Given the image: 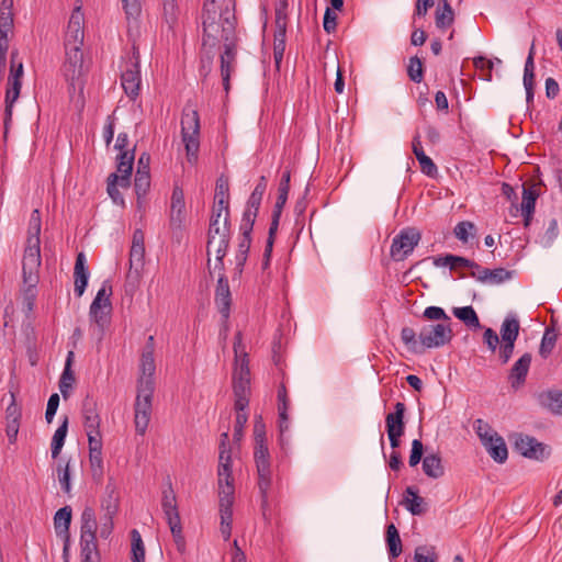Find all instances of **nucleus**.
I'll list each match as a JSON object with an SVG mask.
<instances>
[{
  "instance_id": "1",
  "label": "nucleus",
  "mask_w": 562,
  "mask_h": 562,
  "mask_svg": "<svg viewBox=\"0 0 562 562\" xmlns=\"http://www.w3.org/2000/svg\"><path fill=\"white\" fill-rule=\"evenodd\" d=\"M236 26L235 1L229 0V2L221 9V41L223 42V52L220 56V61L223 87L226 93H228L231 89V76L236 65L238 47Z\"/></svg>"
},
{
  "instance_id": "2",
  "label": "nucleus",
  "mask_w": 562,
  "mask_h": 562,
  "mask_svg": "<svg viewBox=\"0 0 562 562\" xmlns=\"http://www.w3.org/2000/svg\"><path fill=\"white\" fill-rule=\"evenodd\" d=\"M255 450L254 459L258 475V490L263 514L269 509V497L272 491V470L268 446L266 443V427L261 419L254 425Z\"/></svg>"
},
{
  "instance_id": "3",
  "label": "nucleus",
  "mask_w": 562,
  "mask_h": 562,
  "mask_svg": "<svg viewBox=\"0 0 562 562\" xmlns=\"http://www.w3.org/2000/svg\"><path fill=\"white\" fill-rule=\"evenodd\" d=\"M217 10L216 0H204L201 19H202V43H201V63L202 68L211 69L215 56V49L218 45L217 33L221 29V22H216Z\"/></svg>"
},
{
  "instance_id": "4",
  "label": "nucleus",
  "mask_w": 562,
  "mask_h": 562,
  "mask_svg": "<svg viewBox=\"0 0 562 562\" xmlns=\"http://www.w3.org/2000/svg\"><path fill=\"white\" fill-rule=\"evenodd\" d=\"M111 294L112 286L104 282L90 305L89 317L93 324L92 334L99 341L103 339L105 328L110 324L112 312Z\"/></svg>"
},
{
  "instance_id": "5",
  "label": "nucleus",
  "mask_w": 562,
  "mask_h": 562,
  "mask_svg": "<svg viewBox=\"0 0 562 562\" xmlns=\"http://www.w3.org/2000/svg\"><path fill=\"white\" fill-rule=\"evenodd\" d=\"M181 135L188 161L195 164L200 148V116L196 110L188 105L182 111Z\"/></svg>"
},
{
  "instance_id": "6",
  "label": "nucleus",
  "mask_w": 562,
  "mask_h": 562,
  "mask_svg": "<svg viewBox=\"0 0 562 562\" xmlns=\"http://www.w3.org/2000/svg\"><path fill=\"white\" fill-rule=\"evenodd\" d=\"M101 512L99 535L103 539H108L114 528L113 518L120 508V493L113 477H109L104 488V494L100 501Z\"/></svg>"
},
{
  "instance_id": "7",
  "label": "nucleus",
  "mask_w": 562,
  "mask_h": 562,
  "mask_svg": "<svg viewBox=\"0 0 562 562\" xmlns=\"http://www.w3.org/2000/svg\"><path fill=\"white\" fill-rule=\"evenodd\" d=\"M155 389L151 387L149 380H144L137 384V395L134 404V424L138 435L144 436L148 428L151 412Z\"/></svg>"
},
{
  "instance_id": "8",
  "label": "nucleus",
  "mask_w": 562,
  "mask_h": 562,
  "mask_svg": "<svg viewBox=\"0 0 562 562\" xmlns=\"http://www.w3.org/2000/svg\"><path fill=\"white\" fill-rule=\"evenodd\" d=\"M69 91L83 90V54L81 48H65V61L60 68Z\"/></svg>"
},
{
  "instance_id": "9",
  "label": "nucleus",
  "mask_w": 562,
  "mask_h": 562,
  "mask_svg": "<svg viewBox=\"0 0 562 562\" xmlns=\"http://www.w3.org/2000/svg\"><path fill=\"white\" fill-rule=\"evenodd\" d=\"M233 391L235 396V411H246L249 405L250 395V371L248 368L247 353H244L238 368L233 375Z\"/></svg>"
},
{
  "instance_id": "10",
  "label": "nucleus",
  "mask_w": 562,
  "mask_h": 562,
  "mask_svg": "<svg viewBox=\"0 0 562 562\" xmlns=\"http://www.w3.org/2000/svg\"><path fill=\"white\" fill-rule=\"evenodd\" d=\"M41 214L37 209L33 210L27 229V238L26 246L24 249V255L22 262H29L30 266H34V263H41Z\"/></svg>"
},
{
  "instance_id": "11",
  "label": "nucleus",
  "mask_w": 562,
  "mask_h": 562,
  "mask_svg": "<svg viewBox=\"0 0 562 562\" xmlns=\"http://www.w3.org/2000/svg\"><path fill=\"white\" fill-rule=\"evenodd\" d=\"M288 2L286 0L281 1L276 8V31L273 35V59L277 70L280 69L284 50H285V38H286V24H288Z\"/></svg>"
},
{
  "instance_id": "12",
  "label": "nucleus",
  "mask_w": 562,
  "mask_h": 562,
  "mask_svg": "<svg viewBox=\"0 0 562 562\" xmlns=\"http://www.w3.org/2000/svg\"><path fill=\"white\" fill-rule=\"evenodd\" d=\"M451 324L426 325L418 335L422 350L439 348L449 344L453 337Z\"/></svg>"
},
{
  "instance_id": "13",
  "label": "nucleus",
  "mask_w": 562,
  "mask_h": 562,
  "mask_svg": "<svg viewBox=\"0 0 562 562\" xmlns=\"http://www.w3.org/2000/svg\"><path fill=\"white\" fill-rule=\"evenodd\" d=\"M420 240V233L415 227H406L400 231L392 240L390 255L395 261L404 260Z\"/></svg>"
},
{
  "instance_id": "14",
  "label": "nucleus",
  "mask_w": 562,
  "mask_h": 562,
  "mask_svg": "<svg viewBox=\"0 0 562 562\" xmlns=\"http://www.w3.org/2000/svg\"><path fill=\"white\" fill-rule=\"evenodd\" d=\"M234 492V484L218 485L221 532L225 540L231 537L232 532Z\"/></svg>"
},
{
  "instance_id": "15",
  "label": "nucleus",
  "mask_w": 562,
  "mask_h": 562,
  "mask_svg": "<svg viewBox=\"0 0 562 562\" xmlns=\"http://www.w3.org/2000/svg\"><path fill=\"white\" fill-rule=\"evenodd\" d=\"M406 406L402 402L394 405V412L389 413L385 417L386 432L392 449H397L401 446V437L405 432V415Z\"/></svg>"
},
{
  "instance_id": "16",
  "label": "nucleus",
  "mask_w": 562,
  "mask_h": 562,
  "mask_svg": "<svg viewBox=\"0 0 562 562\" xmlns=\"http://www.w3.org/2000/svg\"><path fill=\"white\" fill-rule=\"evenodd\" d=\"M121 85L130 99L134 100L138 97L140 88V70L138 52L135 49L133 52V59L126 63V67L122 70Z\"/></svg>"
},
{
  "instance_id": "17",
  "label": "nucleus",
  "mask_w": 562,
  "mask_h": 562,
  "mask_svg": "<svg viewBox=\"0 0 562 562\" xmlns=\"http://www.w3.org/2000/svg\"><path fill=\"white\" fill-rule=\"evenodd\" d=\"M41 263L30 266L29 262H22L23 278V304L27 311H32L36 299V286L40 281Z\"/></svg>"
},
{
  "instance_id": "18",
  "label": "nucleus",
  "mask_w": 562,
  "mask_h": 562,
  "mask_svg": "<svg viewBox=\"0 0 562 562\" xmlns=\"http://www.w3.org/2000/svg\"><path fill=\"white\" fill-rule=\"evenodd\" d=\"M83 24H85V15L81 10V7H76L70 15L68 21L64 47L65 48H81L83 45Z\"/></svg>"
},
{
  "instance_id": "19",
  "label": "nucleus",
  "mask_w": 562,
  "mask_h": 562,
  "mask_svg": "<svg viewBox=\"0 0 562 562\" xmlns=\"http://www.w3.org/2000/svg\"><path fill=\"white\" fill-rule=\"evenodd\" d=\"M515 449L525 458L542 461L550 456V448L535 437L519 435L515 440Z\"/></svg>"
},
{
  "instance_id": "20",
  "label": "nucleus",
  "mask_w": 562,
  "mask_h": 562,
  "mask_svg": "<svg viewBox=\"0 0 562 562\" xmlns=\"http://www.w3.org/2000/svg\"><path fill=\"white\" fill-rule=\"evenodd\" d=\"M186 202L182 188L175 183L169 215V226L173 232H180L186 221Z\"/></svg>"
},
{
  "instance_id": "21",
  "label": "nucleus",
  "mask_w": 562,
  "mask_h": 562,
  "mask_svg": "<svg viewBox=\"0 0 562 562\" xmlns=\"http://www.w3.org/2000/svg\"><path fill=\"white\" fill-rule=\"evenodd\" d=\"M228 432L224 431L221 434V442H220V453H218V485L220 484H234V479L232 476V459H231V450L228 448Z\"/></svg>"
},
{
  "instance_id": "22",
  "label": "nucleus",
  "mask_w": 562,
  "mask_h": 562,
  "mask_svg": "<svg viewBox=\"0 0 562 562\" xmlns=\"http://www.w3.org/2000/svg\"><path fill=\"white\" fill-rule=\"evenodd\" d=\"M99 529L94 509L85 507L80 516V546L98 544L97 531Z\"/></svg>"
},
{
  "instance_id": "23",
  "label": "nucleus",
  "mask_w": 562,
  "mask_h": 562,
  "mask_svg": "<svg viewBox=\"0 0 562 562\" xmlns=\"http://www.w3.org/2000/svg\"><path fill=\"white\" fill-rule=\"evenodd\" d=\"M531 360V353L526 352L513 364L507 379L514 390H519L525 384Z\"/></svg>"
},
{
  "instance_id": "24",
  "label": "nucleus",
  "mask_w": 562,
  "mask_h": 562,
  "mask_svg": "<svg viewBox=\"0 0 562 562\" xmlns=\"http://www.w3.org/2000/svg\"><path fill=\"white\" fill-rule=\"evenodd\" d=\"M215 304L224 319L229 317L232 296L228 280L224 273H220L215 290Z\"/></svg>"
},
{
  "instance_id": "25",
  "label": "nucleus",
  "mask_w": 562,
  "mask_h": 562,
  "mask_svg": "<svg viewBox=\"0 0 562 562\" xmlns=\"http://www.w3.org/2000/svg\"><path fill=\"white\" fill-rule=\"evenodd\" d=\"M8 89L5 92V109H4V137L8 134L11 121H12V110L14 102L20 97V91L22 87V79H10L8 78Z\"/></svg>"
},
{
  "instance_id": "26",
  "label": "nucleus",
  "mask_w": 562,
  "mask_h": 562,
  "mask_svg": "<svg viewBox=\"0 0 562 562\" xmlns=\"http://www.w3.org/2000/svg\"><path fill=\"white\" fill-rule=\"evenodd\" d=\"M81 413L83 418L85 430L100 428L101 417L98 412L97 400L93 396L88 394L83 398Z\"/></svg>"
},
{
  "instance_id": "27",
  "label": "nucleus",
  "mask_w": 562,
  "mask_h": 562,
  "mask_svg": "<svg viewBox=\"0 0 562 562\" xmlns=\"http://www.w3.org/2000/svg\"><path fill=\"white\" fill-rule=\"evenodd\" d=\"M290 408V400L288 397V391L285 385L282 383L278 389V413H279V431L281 442L283 443V435L289 430L290 420L288 411Z\"/></svg>"
},
{
  "instance_id": "28",
  "label": "nucleus",
  "mask_w": 562,
  "mask_h": 562,
  "mask_svg": "<svg viewBox=\"0 0 562 562\" xmlns=\"http://www.w3.org/2000/svg\"><path fill=\"white\" fill-rule=\"evenodd\" d=\"M75 293L81 296L87 288L89 279V270L87 267V259L83 252H79L76 257L75 268Z\"/></svg>"
},
{
  "instance_id": "29",
  "label": "nucleus",
  "mask_w": 562,
  "mask_h": 562,
  "mask_svg": "<svg viewBox=\"0 0 562 562\" xmlns=\"http://www.w3.org/2000/svg\"><path fill=\"white\" fill-rule=\"evenodd\" d=\"M161 508L168 525L181 522L176 494L171 485L162 492Z\"/></svg>"
},
{
  "instance_id": "30",
  "label": "nucleus",
  "mask_w": 562,
  "mask_h": 562,
  "mask_svg": "<svg viewBox=\"0 0 562 562\" xmlns=\"http://www.w3.org/2000/svg\"><path fill=\"white\" fill-rule=\"evenodd\" d=\"M218 211H225L229 216V183L228 178H218L214 193V205Z\"/></svg>"
},
{
  "instance_id": "31",
  "label": "nucleus",
  "mask_w": 562,
  "mask_h": 562,
  "mask_svg": "<svg viewBox=\"0 0 562 562\" xmlns=\"http://www.w3.org/2000/svg\"><path fill=\"white\" fill-rule=\"evenodd\" d=\"M223 235L224 238L231 237V223L227 214L224 215L222 224L216 223V220H210L207 249L212 248L216 239L223 238Z\"/></svg>"
},
{
  "instance_id": "32",
  "label": "nucleus",
  "mask_w": 562,
  "mask_h": 562,
  "mask_svg": "<svg viewBox=\"0 0 562 562\" xmlns=\"http://www.w3.org/2000/svg\"><path fill=\"white\" fill-rule=\"evenodd\" d=\"M423 471L430 479L443 476L445 467L439 453H429L423 459Z\"/></svg>"
},
{
  "instance_id": "33",
  "label": "nucleus",
  "mask_w": 562,
  "mask_h": 562,
  "mask_svg": "<svg viewBox=\"0 0 562 562\" xmlns=\"http://www.w3.org/2000/svg\"><path fill=\"white\" fill-rule=\"evenodd\" d=\"M71 522V508L65 506L59 508L54 516V526L57 537H70L69 527Z\"/></svg>"
},
{
  "instance_id": "34",
  "label": "nucleus",
  "mask_w": 562,
  "mask_h": 562,
  "mask_svg": "<svg viewBox=\"0 0 562 562\" xmlns=\"http://www.w3.org/2000/svg\"><path fill=\"white\" fill-rule=\"evenodd\" d=\"M540 195L539 183L522 184L521 212L535 213L536 201Z\"/></svg>"
},
{
  "instance_id": "35",
  "label": "nucleus",
  "mask_w": 562,
  "mask_h": 562,
  "mask_svg": "<svg viewBox=\"0 0 562 562\" xmlns=\"http://www.w3.org/2000/svg\"><path fill=\"white\" fill-rule=\"evenodd\" d=\"M406 497L404 498L405 508L415 516L423 515L426 512V503L423 497L417 494L413 486L405 490Z\"/></svg>"
},
{
  "instance_id": "36",
  "label": "nucleus",
  "mask_w": 562,
  "mask_h": 562,
  "mask_svg": "<svg viewBox=\"0 0 562 562\" xmlns=\"http://www.w3.org/2000/svg\"><path fill=\"white\" fill-rule=\"evenodd\" d=\"M483 446L495 462L504 463L507 460L508 450L505 440L499 435Z\"/></svg>"
},
{
  "instance_id": "37",
  "label": "nucleus",
  "mask_w": 562,
  "mask_h": 562,
  "mask_svg": "<svg viewBox=\"0 0 562 562\" xmlns=\"http://www.w3.org/2000/svg\"><path fill=\"white\" fill-rule=\"evenodd\" d=\"M250 245H251V236H241L240 237V240L238 243V249H237V252L235 256L236 266L234 269L233 279H235L237 277L239 278L241 276L244 266L248 258Z\"/></svg>"
},
{
  "instance_id": "38",
  "label": "nucleus",
  "mask_w": 562,
  "mask_h": 562,
  "mask_svg": "<svg viewBox=\"0 0 562 562\" xmlns=\"http://www.w3.org/2000/svg\"><path fill=\"white\" fill-rule=\"evenodd\" d=\"M519 329L518 318L513 314L507 315L501 325V340L516 341L519 336Z\"/></svg>"
},
{
  "instance_id": "39",
  "label": "nucleus",
  "mask_w": 562,
  "mask_h": 562,
  "mask_svg": "<svg viewBox=\"0 0 562 562\" xmlns=\"http://www.w3.org/2000/svg\"><path fill=\"white\" fill-rule=\"evenodd\" d=\"M434 265L437 267L449 266L450 269H457V268H474V266H476V262L469 260L464 257L454 256V255H446L443 257L434 258Z\"/></svg>"
},
{
  "instance_id": "40",
  "label": "nucleus",
  "mask_w": 562,
  "mask_h": 562,
  "mask_svg": "<svg viewBox=\"0 0 562 562\" xmlns=\"http://www.w3.org/2000/svg\"><path fill=\"white\" fill-rule=\"evenodd\" d=\"M385 541L389 555L393 559L400 557L402 553V540L397 528L393 524L386 527Z\"/></svg>"
},
{
  "instance_id": "41",
  "label": "nucleus",
  "mask_w": 562,
  "mask_h": 562,
  "mask_svg": "<svg viewBox=\"0 0 562 562\" xmlns=\"http://www.w3.org/2000/svg\"><path fill=\"white\" fill-rule=\"evenodd\" d=\"M454 21V11L448 1H443L436 10V26L440 30H446L452 25Z\"/></svg>"
},
{
  "instance_id": "42",
  "label": "nucleus",
  "mask_w": 562,
  "mask_h": 562,
  "mask_svg": "<svg viewBox=\"0 0 562 562\" xmlns=\"http://www.w3.org/2000/svg\"><path fill=\"white\" fill-rule=\"evenodd\" d=\"M156 371V364L154 355H149V352H142L140 356V376L137 381L138 383H142L144 380H149L151 387L155 389V382H154V374Z\"/></svg>"
},
{
  "instance_id": "43",
  "label": "nucleus",
  "mask_w": 562,
  "mask_h": 562,
  "mask_svg": "<svg viewBox=\"0 0 562 562\" xmlns=\"http://www.w3.org/2000/svg\"><path fill=\"white\" fill-rule=\"evenodd\" d=\"M162 4V19L168 25L169 30H173L179 19V5L177 0H161Z\"/></svg>"
},
{
  "instance_id": "44",
  "label": "nucleus",
  "mask_w": 562,
  "mask_h": 562,
  "mask_svg": "<svg viewBox=\"0 0 562 562\" xmlns=\"http://www.w3.org/2000/svg\"><path fill=\"white\" fill-rule=\"evenodd\" d=\"M116 172H111L109 176H132L134 165V150L120 151L117 157Z\"/></svg>"
},
{
  "instance_id": "45",
  "label": "nucleus",
  "mask_w": 562,
  "mask_h": 562,
  "mask_svg": "<svg viewBox=\"0 0 562 562\" xmlns=\"http://www.w3.org/2000/svg\"><path fill=\"white\" fill-rule=\"evenodd\" d=\"M13 0H2L0 3V33H10L13 27Z\"/></svg>"
},
{
  "instance_id": "46",
  "label": "nucleus",
  "mask_w": 562,
  "mask_h": 562,
  "mask_svg": "<svg viewBox=\"0 0 562 562\" xmlns=\"http://www.w3.org/2000/svg\"><path fill=\"white\" fill-rule=\"evenodd\" d=\"M540 402L543 406L548 407L552 413L562 415V392L548 391L540 395Z\"/></svg>"
},
{
  "instance_id": "47",
  "label": "nucleus",
  "mask_w": 562,
  "mask_h": 562,
  "mask_svg": "<svg viewBox=\"0 0 562 562\" xmlns=\"http://www.w3.org/2000/svg\"><path fill=\"white\" fill-rule=\"evenodd\" d=\"M67 431H68V418L65 417L64 422L56 429V431L54 432V436L52 438L50 448H52V458L53 459H56L60 454V451L65 443Z\"/></svg>"
},
{
  "instance_id": "48",
  "label": "nucleus",
  "mask_w": 562,
  "mask_h": 562,
  "mask_svg": "<svg viewBox=\"0 0 562 562\" xmlns=\"http://www.w3.org/2000/svg\"><path fill=\"white\" fill-rule=\"evenodd\" d=\"M453 315L462 321L468 327L480 328V319L472 306L454 307Z\"/></svg>"
},
{
  "instance_id": "49",
  "label": "nucleus",
  "mask_w": 562,
  "mask_h": 562,
  "mask_svg": "<svg viewBox=\"0 0 562 562\" xmlns=\"http://www.w3.org/2000/svg\"><path fill=\"white\" fill-rule=\"evenodd\" d=\"M72 355H74L72 351H70L68 353L66 367H65L64 372H63V374L60 376V380H59V391H60V393H61L64 398L68 397L69 391L72 389V384L75 382V374L70 370V363H71Z\"/></svg>"
},
{
  "instance_id": "50",
  "label": "nucleus",
  "mask_w": 562,
  "mask_h": 562,
  "mask_svg": "<svg viewBox=\"0 0 562 562\" xmlns=\"http://www.w3.org/2000/svg\"><path fill=\"white\" fill-rule=\"evenodd\" d=\"M513 271L506 270L505 268L488 269L483 271L482 279H487L486 282L491 284H501L513 278Z\"/></svg>"
},
{
  "instance_id": "51",
  "label": "nucleus",
  "mask_w": 562,
  "mask_h": 562,
  "mask_svg": "<svg viewBox=\"0 0 562 562\" xmlns=\"http://www.w3.org/2000/svg\"><path fill=\"white\" fill-rule=\"evenodd\" d=\"M132 540V561L133 562H145V547L142 540V536L138 530L133 529L131 531Z\"/></svg>"
},
{
  "instance_id": "52",
  "label": "nucleus",
  "mask_w": 562,
  "mask_h": 562,
  "mask_svg": "<svg viewBox=\"0 0 562 562\" xmlns=\"http://www.w3.org/2000/svg\"><path fill=\"white\" fill-rule=\"evenodd\" d=\"M555 342H557V334L554 333V329L546 328V331L542 336L541 344L539 347V355L543 359H547L551 355V352L555 346Z\"/></svg>"
},
{
  "instance_id": "53",
  "label": "nucleus",
  "mask_w": 562,
  "mask_h": 562,
  "mask_svg": "<svg viewBox=\"0 0 562 562\" xmlns=\"http://www.w3.org/2000/svg\"><path fill=\"white\" fill-rule=\"evenodd\" d=\"M145 246L132 245L130 251V268L138 272L144 267Z\"/></svg>"
},
{
  "instance_id": "54",
  "label": "nucleus",
  "mask_w": 562,
  "mask_h": 562,
  "mask_svg": "<svg viewBox=\"0 0 562 562\" xmlns=\"http://www.w3.org/2000/svg\"><path fill=\"white\" fill-rule=\"evenodd\" d=\"M474 429L482 445L490 442L492 439H494V437L498 436L497 432H495L488 425V423L484 422L483 419H476L474 422Z\"/></svg>"
},
{
  "instance_id": "55",
  "label": "nucleus",
  "mask_w": 562,
  "mask_h": 562,
  "mask_svg": "<svg viewBox=\"0 0 562 562\" xmlns=\"http://www.w3.org/2000/svg\"><path fill=\"white\" fill-rule=\"evenodd\" d=\"M416 331L411 327H403L401 330V339L403 344L414 352H422L419 340H417Z\"/></svg>"
},
{
  "instance_id": "56",
  "label": "nucleus",
  "mask_w": 562,
  "mask_h": 562,
  "mask_svg": "<svg viewBox=\"0 0 562 562\" xmlns=\"http://www.w3.org/2000/svg\"><path fill=\"white\" fill-rule=\"evenodd\" d=\"M90 454H102V436L100 428L86 430Z\"/></svg>"
},
{
  "instance_id": "57",
  "label": "nucleus",
  "mask_w": 562,
  "mask_h": 562,
  "mask_svg": "<svg viewBox=\"0 0 562 562\" xmlns=\"http://www.w3.org/2000/svg\"><path fill=\"white\" fill-rule=\"evenodd\" d=\"M407 76L413 82H422L424 78V68L422 60L417 56H413L409 58Z\"/></svg>"
},
{
  "instance_id": "58",
  "label": "nucleus",
  "mask_w": 562,
  "mask_h": 562,
  "mask_svg": "<svg viewBox=\"0 0 562 562\" xmlns=\"http://www.w3.org/2000/svg\"><path fill=\"white\" fill-rule=\"evenodd\" d=\"M414 562H437V553L434 547L419 546L414 552Z\"/></svg>"
},
{
  "instance_id": "59",
  "label": "nucleus",
  "mask_w": 562,
  "mask_h": 562,
  "mask_svg": "<svg viewBox=\"0 0 562 562\" xmlns=\"http://www.w3.org/2000/svg\"><path fill=\"white\" fill-rule=\"evenodd\" d=\"M24 74L23 63L19 59L18 49H13L10 56V79H22Z\"/></svg>"
},
{
  "instance_id": "60",
  "label": "nucleus",
  "mask_w": 562,
  "mask_h": 562,
  "mask_svg": "<svg viewBox=\"0 0 562 562\" xmlns=\"http://www.w3.org/2000/svg\"><path fill=\"white\" fill-rule=\"evenodd\" d=\"M90 469L93 480L100 483L103 479V458L102 454L89 456Z\"/></svg>"
},
{
  "instance_id": "61",
  "label": "nucleus",
  "mask_w": 562,
  "mask_h": 562,
  "mask_svg": "<svg viewBox=\"0 0 562 562\" xmlns=\"http://www.w3.org/2000/svg\"><path fill=\"white\" fill-rule=\"evenodd\" d=\"M416 159L419 162L422 171L427 176H432L437 172V166L434 164L430 157H428L424 150L416 151Z\"/></svg>"
},
{
  "instance_id": "62",
  "label": "nucleus",
  "mask_w": 562,
  "mask_h": 562,
  "mask_svg": "<svg viewBox=\"0 0 562 562\" xmlns=\"http://www.w3.org/2000/svg\"><path fill=\"white\" fill-rule=\"evenodd\" d=\"M81 562H100L101 557L98 549V544H86L80 546Z\"/></svg>"
},
{
  "instance_id": "63",
  "label": "nucleus",
  "mask_w": 562,
  "mask_h": 562,
  "mask_svg": "<svg viewBox=\"0 0 562 562\" xmlns=\"http://www.w3.org/2000/svg\"><path fill=\"white\" fill-rule=\"evenodd\" d=\"M424 317L431 321H443L442 324H451V318L446 314L445 310L439 306H428L424 311Z\"/></svg>"
},
{
  "instance_id": "64",
  "label": "nucleus",
  "mask_w": 562,
  "mask_h": 562,
  "mask_svg": "<svg viewBox=\"0 0 562 562\" xmlns=\"http://www.w3.org/2000/svg\"><path fill=\"white\" fill-rule=\"evenodd\" d=\"M515 342L516 341H508V340L499 341L498 358H499V361L502 364H506L510 360V358L514 353Z\"/></svg>"
}]
</instances>
